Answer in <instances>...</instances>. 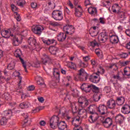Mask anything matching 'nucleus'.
Listing matches in <instances>:
<instances>
[{"mask_svg":"<svg viewBox=\"0 0 130 130\" xmlns=\"http://www.w3.org/2000/svg\"><path fill=\"white\" fill-rule=\"evenodd\" d=\"M57 127H58V129L64 130L66 128H67L68 125L64 121H60L57 125Z\"/></svg>","mask_w":130,"mask_h":130,"instance_id":"412c9836","label":"nucleus"},{"mask_svg":"<svg viewBox=\"0 0 130 130\" xmlns=\"http://www.w3.org/2000/svg\"><path fill=\"white\" fill-rule=\"evenodd\" d=\"M90 46L92 47H95V46H97L98 45V43L96 42L95 40H94L92 42H90Z\"/></svg>","mask_w":130,"mask_h":130,"instance_id":"3c124183","label":"nucleus"},{"mask_svg":"<svg viewBox=\"0 0 130 130\" xmlns=\"http://www.w3.org/2000/svg\"><path fill=\"white\" fill-rule=\"evenodd\" d=\"M96 109L97 110V106L95 105H91L88 107L87 111H88L90 114H92V113H95Z\"/></svg>","mask_w":130,"mask_h":130,"instance_id":"cd10ccee","label":"nucleus"},{"mask_svg":"<svg viewBox=\"0 0 130 130\" xmlns=\"http://www.w3.org/2000/svg\"><path fill=\"white\" fill-rule=\"evenodd\" d=\"M11 32L9 30H4L1 32V35L4 38H11L13 41V44L14 46H18L20 43L19 42V39L15 35L11 34Z\"/></svg>","mask_w":130,"mask_h":130,"instance_id":"f257e3e1","label":"nucleus"},{"mask_svg":"<svg viewBox=\"0 0 130 130\" xmlns=\"http://www.w3.org/2000/svg\"><path fill=\"white\" fill-rule=\"evenodd\" d=\"M81 122H82V120H81V117L79 116H76L75 117L72 121V123L73 125L76 127L80 126V124H81Z\"/></svg>","mask_w":130,"mask_h":130,"instance_id":"2eb2a0df","label":"nucleus"},{"mask_svg":"<svg viewBox=\"0 0 130 130\" xmlns=\"http://www.w3.org/2000/svg\"><path fill=\"white\" fill-rule=\"evenodd\" d=\"M60 121L59 117L54 115L50 120V126H51V128H55V127H57V125Z\"/></svg>","mask_w":130,"mask_h":130,"instance_id":"0eeeda50","label":"nucleus"},{"mask_svg":"<svg viewBox=\"0 0 130 130\" xmlns=\"http://www.w3.org/2000/svg\"><path fill=\"white\" fill-rule=\"evenodd\" d=\"M75 15L76 17H80L83 15V9L81 6H78L75 7Z\"/></svg>","mask_w":130,"mask_h":130,"instance_id":"dca6fc26","label":"nucleus"},{"mask_svg":"<svg viewBox=\"0 0 130 130\" xmlns=\"http://www.w3.org/2000/svg\"><path fill=\"white\" fill-rule=\"evenodd\" d=\"M124 74L125 76H127L128 78H130V68L126 67L124 69Z\"/></svg>","mask_w":130,"mask_h":130,"instance_id":"4c0bfd02","label":"nucleus"},{"mask_svg":"<svg viewBox=\"0 0 130 130\" xmlns=\"http://www.w3.org/2000/svg\"><path fill=\"white\" fill-rule=\"evenodd\" d=\"M49 50L51 54H53V55H55V54L57 53L58 49L55 46H50L49 48Z\"/></svg>","mask_w":130,"mask_h":130,"instance_id":"7c9ffc66","label":"nucleus"},{"mask_svg":"<svg viewBox=\"0 0 130 130\" xmlns=\"http://www.w3.org/2000/svg\"><path fill=\"white\" fill-rule=\"evenodd\" d=\"M89 100L85 96H82L78 99V106L81 108H85L89 105Z\"/></svg>","mask_w":130,"mask_h":130,"instance_id":"423d86ee","label":"nucleus"},{"mask_svg":"<svg viewBox=\"0 0 130 130\" xmlns=\"http://www.w3.org/2000/svg\"><path fill=\"white\" fill-rule=\"evenodd\" d=\"M8 119H9L7 118L6 117H3L0 121L1 125H6L7 124V123L8 122Z\"/></svg>","mask_w":130,"mask_h":130,"instance_id":"ea45409f","label":"nucleus"},{"mask_svg":"<svg viewBox=\"0 0 130 130\" xmlns=\"http://www.w3.org/2000/svg\"><path fill=\"white\" fill-rule=\"evenodd\" d=\"M120 7H119V5L118 4H115L113 7H112V11L113 13H116V12H118V13L120 12Z\"/></svg>","mask_w":130,"mask_h":130,"instance_id":"72a5a7b5","label":"nucleus"},{"mask_svg":"<svg viewBox=\"0 0 130 130\" xmlns=\"http://www.w3.org/2000/svg\"><path fill=\"white\" fill-rule=\"evenodd\" d=\"M2 97L4 99H5L8 101H11V100H12L11 95H10V94H9L8 92H5L4 94H3L2 95Z\"/></svg>","mask_w":130,"mask_h":130,"instance_id":"c9c22d12","label":"nucleus"},{"mask_svg":"<svg viewBox=\"0 0 130 130\" xmlns=\"http://www.w3.org/2000/svg\"><path fill=\"white\" fill-rule=\"evenodd\" d=\"M52 17L56 21H61L63 19L62 12L59 10H55L52 13Z\"/></svg>","mask_w":130,"mask_h":130,"instance_id":"6e6552de","label":"nucleus"},{"mask_svg":"<svg viewBox=\"0 0 130 130\" xmlns=\"http://www.w3.org/2000/svg\"><path fill=\"white\" fill-rule=\"evenodd\" d=\"M98 39L102 43L106 42L107 39H108V34L106 31L102 32L100 34Z\"/></svg>","mask_w":130,"mask_h":130,"instance_id":"4468645a","label":"nucleus"},{"mask_svg":"<svg viewBox=\"0 0 130 130\" xmlns=\"http://www.w3.org/2000/svg\"><path fill=\"white\" fill-rule=\"evenodd\" d=\"M49 24L51 26H53V27H57V26H59V23L55 21H50Z\"/></svg>","mask_w":130,"mask_h":130,"instance_id":"49530a36","label":"nucleus"},{"mask_svg":"<svg viewBox=\"0 0 130 130\" xmlns=\"http://www.w3.org/2000/svg\"><path fill=\"white\" fill-rule=\"evenodd\" d=\"M100 119L105 127L108 128L112 125V119L109 117L105 119V117L101 116Z\"/></svg>","mask_w":130,"mask_h":130,"instance_id":"39448f33","label":"nucleus"},{"mask_svg":"<svg viewBox=\"0 0 130 130\" xmlns=\"http://www.w3.org/2000/svg\"><path fill=\"white\" fill-rule=\"evenodd\" d=\"M122 73L118 72L116 75H113V78L114 80H118V81H122V78L120 77Z\"/></svg>","mask_w":130,"mask_h":130,"instance_id":"f704fd0d","label":"nucleus"},{"mask_svg":"<svg viewBox=\"0 0 130 130\" xmlns=\"http://www.w3.org/2000/svg\"><path fill=\"white\" fill-rule=\"evenodd\" d=\"M42 41L45 44H46L47 45H50V44H53V43H56V41L55 40H45L44 38H42Z\"/></svg>","mask_w":130,"mask_h":130,"instance_id":"393cba45","label":"nucleus"},{"mask_svg":"<svg viewBox=\"0 0 130 130\" xmlns=\"http://www.w3.org/2000/svg\"><path fill=\"white\" fill-rule=\"evenodd\" d=\"M106 106L109 109H115L116 102L113 99H110L107 102Z\"/></svg>","mask_w":130,"mask_h":130,"instance_id":"ddd939ff","label":"nucleus"},{"mask_svg":"<svg viewBox=\"0 0 130 130\" xmlns=\"http://www.w3.org/2000/svg\"><path fill=\"white\" fill-rule=\"evenodd\" d=\"M100 52H101V50H100V49L98 48L95 49V53L98 55V56L100 55Z\"/></svg>","mask_w":130,"mask_h":130,"instance_id":"bf43d9fd","label":"nucleus"},{"mask_svg":"<svg viewBox=\"0 0 130 130\" xmlns=\"http://www.w3.org/2000/svg\"><path fill=\"white\" fill-rule=\"evenodd\" d=\"M25 3V0H19L17 2V5L19 7H23Z\"/></svg>","mask_w":130,"mask_h":130,"instance_id":"c03bdc74","label":"nucleus"},{"mask_svg":"<svg viewBox=\"0 0 130 130\" xmlns=\"http://www.w3.org/2000/svg\"><path fill=\"white\" fill-rule=\"evenodd\" d=\"M88 78V75L87 73L85 72L83 69H81L79 71V74L77 75L76 77H75V81H84V80H87Z\"/></svg>","mask_w":130,"mask_h":130,"instance_id":"f03ea898","label":"nucleus"},{"mask_svg":"<svg viewBox=\"0 0 130 130\" xmlns=\"http://www.w3.org/2000/svg\"><path fill=\"white\" fill-rule=\"evenodd\" d=\"M82 90H84L85 92L88 93L91 91V89H93L94 90H96V92L99 91V88L97 87V86L92 85V84H89L87 83H84L81 86Z\"/></svg>","mask_w":130,"mask_h":130,"instance_id":"7ed1b4c3","label":"nucleus"},{"mask_svg":"<svg viewBox=\"0 0 130 130\" xmlns=\"http://www.w3.org/2000/svg\"><path fill=\"white\" fill-rule=\"evenodd\" d=\"M50 86H56V82L54 81H52L50 83Z\"/></svg>","mask_w":130,"mask_h":130,"instance_id":"338daca9","label":"nucleus"},{"mask_svg":"<svg viewBox=\"0 0 130 130\" xmlns=\"http://www.w3.org/2000/svg\"><path fill=\"white\" fill-rule=\"evenodd\" d=\"M122 113L129 114L130 113V106L128 105H125L121 109Z\"/></svg>","mask_w":130,"mask_h":130,"instance_id":"4be33fe9","label":"nucleus"},{"mask_svg":"<svg viewBox=\"0 0 130 130\" xmlns=\"http://www.w3.org/2000/svg\"><path fill=\"white\" fill-rule=\"evenodd\" d=\"M118 17L120 19V23H122L123 24H125L126 22L124 21L125 20L126 17L125 16V13L122 11L118 12Z\"/></svg>","mask_w":130,"mask_h":130,"instance_id":"aec40b11","label":"nucleus"},{"mask_svg":"<svg viewBox=\"0 0 130 130\" xmlns=\"http://www.w3.org/2000/svg\"><path fill=\"white\" fill-rule=\"evenodd\" d=\"M113 84L116 91H119V90L121 89V85L120 84L118 83V82H117L116 83H113Z\"/></svg>","mask_w":130,"mask_h":130,"instance_id":"58836bf2","label":"nucleus"},{"mask_svg":"<svg viewBox=\"0 0 130 130\" xmlns=\"http://www.w3.org/2000/svg\"><path fill=\"white\" fill-rule=\"evenodd\" d=\"M15 14V17L16 18L17 21H18V22H20L21 21V16H20V15L18 14V12H14Z\"/></svg>","mask_w":130,"mask_h":130,"instance_id":"09e8293b","label":"nucleus"},{"mask_svg":"<svg viewBox=\"0 0 130 130\" xmlns=\"http://www.w3.org/2000/svg\"><path fill=\"white\" fill-rule=\"evenodd\" d=\"M127 56H128V54L126 53H122L121 54V57H122V58H126Z\"/></svg>","mask_w":130,"mask_h":130,"instance_id":"4d7b16f0","label":"nucleus"},{"mask_svg":"<svg viewBox=\"0 0 130 130\" xmlns=\"http://www.w3.org/2000/svg\"><path fill=\"white\" fill-rule=\"evenodd\" d=\"M91 36L92 37H95L98 35V31H95V30H92L90 33Z\"/></svg>","mask_w":130,"mask_h":130,"instance_id":"8fccbe9b","label":"nucleus"},{"mask_svg":"<svg viewBox=\"0 0 130 130\" xmlns=\"http://www.w3.org/2000/svg\"><path fill=\"white\" fill-rule=\"evenodd\" d=\"M13 30L14 32H18V31H19V26H18V25H14Z\"/></svg>","mask_w":130,"mask_h":130,"instance_id":"13d9d810","label":"nucleus"},{"mask_svg":"<svg viewBox=\"0 0 130 130\" xmlns=\"http://www.w3.org/2000/svg\"><path fill=\"white\" fill-rule=\"evenodd\" d=\"M23 117H24L25 118V121H24V123L25 124H26L27 123V122H28V120H26V119H27V118H28V117H29V116L28 115V114L27 113H24L23 114H22Z\"/></svg>","mask_w":130,"mask_h":130,"instance_id":"603ef678","label":"nucleus"},{"mask_svg":"<svg viewBox=\"0 0 130 130\" xmlns=\"http://www.w3.org/2000/svg\"><path fill=\"white\" fill-rule=\"evenodd\" d=\"M116 104L118 105L119 106H121L124 103L125 100L124 97L122 96H118L117 97L116 100Z\"/></svg>","mask_w":130,"mask_h":130,"instance_id":"5701e85b","label":"nucleus"},{"mask_svg":"<svg viewBox=\"0 0 130 130\" xmlns=\"http://www.w3.org/2000/svg\"><path fill=\"white\" fill-rule=\"evenodd\" d=\"M90 59V57L89 56H86L83 57L84 61H88Z\"/></svg>","mask_w":130,"mask_h":130,"instance_id":"0e129e2a","label":"nucleus"},{"mask_svg":"<svg viewBox=\"0 0 130 130\" xmlns=\"http://www.w3.org/2000/svg\"><path fill=\"white\" fill-rule=\"evenodd\" d=\"M79 114L80 115V117L82 118H87V111L84 109H80L79 111Z\"/></svg>","mask_w":130,"mask_h":130,"instance_id":"a878e982","label":"nucleus"},{"mask_svg":"<svg viewBox=\"0 0 130 130\" xmlns=\"http://www.w3.org/2000/svg\"><path fill=\"white\" fill-rule=\"evenodd\" d=\"M32 32L35 33V34H37V35L40 36L42 33V31L44 30V28L43 26L39 25H34L32 26L31 29Z\"/></svg>","mask_w":130,"mask_h":130,"instance_id":"9d476101","label":"nucleus"},{"mask_svg":"<svg viewBox=\"0 0 130 130\" xmlns=\"http://www.w3.org/2000/svg\"><path fill=\"white\" fill-rule=\"evenodd\" d=\"M63 31H64L65 34L72 35L75 33V27L71 25H67L63 26Z\"/></svg>","mask_w":130,"mask_h":130,"instance_id":"1a4fd4ad","label":"nucleus"},{"mask_svg":"<svg viewBox=\"0 0 130 130\" xmlns=\"http://www.w3.org/2000/svg\"><path fill=\"white\" fill-rule=\"evenodd\" d=\"M67 38L66 34L60 32L57 36L58 41H64Z\"/></svg>","mask_w":130,"mask_h":130,"instance_id":"c756f323","label":"nucleus"},{"mask_svg":"<svg viewBox=\"0 0 130 130\" xmlns=\"http://www.w3.org/2000/svg\"><path fill=\"white\" fill-rule=\"evenodd\" d=\"M53 75L54 78L56 79V81L57 82H59L60 75L58 69H57V68H54L53 69Z\"/></svg>","mask_w":130,"mask_h":130,"instance_id":"b1692460","label":"nucleus"},{"mask_svg":"<svg viewBox=\"0 0 130 130\" xmlns=\"http://www.w3.org/2000/svg\"><path fill=\"white\" fill-rule=\"evenodd\" d=\"M110 2L104 1L103 2V7H106L107 9H109L110 8Z\"/></svg>","mask_w":130,"mask_h":130,"instance_id":"a18cd8bd","label":"nucleus"},{"mask_svg":"<svg viewBox=\"0 0 130 130\" xmlns=\"http://www.w3.org/2000/svg\"><path fill=\"white\" fill-rule=\"evenodd\" d=\"M109 69H113L114 71H116L117 70V66L115 64H111L109 66Z\"/></svg>","mask_w":130,"mask_h":130,"instance_id":"864d4df0","label":"nucleus"},{"mask_svg":"<svg viewBox=\"0 0 130 130\" xmlns=\"http://www.w3.org/2000/svg\"><path fill=\"white\" fill-rule=\"evenodd\" d=\"M30 104L28 102H25L21 103L19 105V107L21 108V109H23V108H29L30 107Z\"/></svg>","mask_w":130,"mask_h":130,"instance_id":"473e14b6","label":"nucleus"},{"mask_svg":"<svg viewBox=\"0 0 130 130\" xmlns=\"http://www.w3.org/2000/svg\"><path fill=\"white\" fill-rule=\"evenodd\" d=\"M111 91V89L110 88V87H109V86H106L104 89V91L106 94H107L108 93H110Z\"/></svg>","mask_w":130,"mask_h":130,"instance_id":"de8ad7c7","label":"nucleus"},{"mask_svg":"<svg viewBox=\"0 0 130 130\" xmlns=\"http://www.w3.org/2000/svg\"><path fill=\"white\" fill-rule=\"evenodd\" d=\"M46 124V122L44 120H42L40 122V125L42 126H44Z\"/></svg>","mask_w":130,"mask_h":130,"instance_id":"69168bd1","label":"nucleus"},{"mask_svg":"<svg viewBox=\"0 0 130 130\" xmlns=\"http://www.w3.org/2000/svg\"><path fill=\"white\" fill-rule=\"evenodd\" d=\"M98 118H99V115H98L97 113H93L89 116L88 120L89 122L93 123V122H95Z\"/></svg>","mask_w":130,"mask_h":130,"instance_id":"f3484780","label":"nucleus"},{"mask_svg":"<svg viewBox=\"0 0 130 130\" xmlns=\"http://www.w3.org/2000/svg\"><path fill=\"white\" fill-rule=\"evenodd\" d=\"M50 60V58L47 55H46L45 54H43V57H42V61L44 64H45L46 63H47L48 61H49Z\"/></svg>","mask_w":130,"mask_h":130,"instance_id":"2f4dec72","label":"nucleus"},{"mask_svg":"<svg viewBox=\"0 0 130 130\" xmlns=\"http://www.w3.org/2000/svg\"><path fill=\"white\" fill-rule=\"evenodd\" d=\"M125 120V117H124L123 115H122L121 114H118L116 115L115 117V120L118 122V123H119V124H121L122 123H123V122Z\"/></svg>","mask_w":130,"mask_h":130,"instance_id":"a211bd4d","label":"nucleus"},{"mask_svg":"<svg viewBox=\"0 0 130 130\" xmlns=\"http://www.w3.org/2000/svg\"><path fill=\"white\" fill-rule=\"evenodd\" d=\"M110 41L112 44H115L118 43V37L115 35H112L110 38Z\"/></svg>","mask_w":130,"mask_h":130,"instance_id":"bb28decb","label":"nucleus"},{"mask_svg":"<svg viewBox=\"0 0 130 130\" xmlns=\"http://www.w3.org/2000/svg\"><path fill=\"white\" fill-rule=\"evenodd\" d=\"M125 33L127 36H129V37H130V30L129 29L126 30Z\"/></svg>","mask_w":130,"mask_h":130,"instance_id":"774afa93","label":"nucleus"},{"mask_svg":"<svg viewBox=\"0 0 130 130\" xmlns=\"http://www.w3.org/2000/svg\"><path fill=\"white\" fill-rule=\"evenodd\" d=\"M89 79L90 82L92 83H94L95 84L99 83V81H100V78L99 77V72H98V73L92 74L91 75H90Z\"/></svg>","mask_w":130,"mask_h":130,"instance_id":"9b49d317","label":"nucleus"},{"mask_svg":"<svg viewBox=\"0 0 130 130\" xmlns=\"http://www.w3.org/2000/svg\"><path fill=\"white\" fill-rule=\"evenodd\" d=\"M15 62L12 61L7 66V69L10 70H14V69L15 68Z\"/></svg>","mask_w":130,"mask_h":130,"instance_id":"79ce46f5","label":"nucleus"},{"mask_svg":"<svg viewBox=\"0 0 130 130\" xmlns=\"http://www.w3.org/2000/svg\"><path fill=\"white\" fill-rule=\"evenodd\" d=\"M88 11L89 14L91 15V16H95V15L97 14V9H96L95 7H89L88 9Z\"/></svg>","mask_w":130,"mask_h":130,"instance_id":"c85d7f7f","label":"nucleus"},{"mask_svg":"<svg viewBox=\"0 0 130 130\" xmlns=\"http://www.w3.org/2000/svg\"><path fill=\"white\" fill-rule=\"evenodd\" d=\"M96 110L102 115H104L107 113V107L105 105H100L99 107H96Z\"/></svg>","mask_w":130,"mask_h":130,"instance_id":"f8f14e48","label":"nucleus"},{"mask_svg":"<svg viewBox=\"0 0 130 130\" xmlns=\"http://www.w3.org/2000/svg\"><path fill=\"white\" fill-rule=\"evenodd\" d=\"M27 42L29 45L32 46V47H37L38 46V44H37V42H36V39L34 38V37H30Z\"/></svg>","mask_w":130,"mask_h":130,"instance_id":"6ab92c4d","label":"nucleus"},{"mask_svg":"<svg viewBox=\"0 0 130 130\" xmlns=\"http://www.w3.org/2000/svg\"><path fill=\"white\" fill-rule=\"evenodd\" d=\"M14 55L16 57H19V59L22 64L23 68L24 69V71L26 73H28V70H27V66H26V62L24 61V59L21 57L22 55V51L19 49H17L14 52Z\"/></svg>","mask_w":130,"mask_h":130,"instance_id":"20e7f679","label":"nucleus"},{"mask_svg":"<svg viewBox=\"0 0 130 130\" xmlns=\"http://www.w3.org/2000/svg\"><path fill=\"white\" fill-rule=\"evenodd\" d=\"M30 6L32 9H35L37 7L36 3L32 2L31 3Z\"/></svg>","mask_w":130,"mask_h":130,"instance_id":"052dcab7","label":"nucleus"},{"mask_svg":"<svg viewBox=\"0 0 130 130\" xmlns=\"http://www.w3.org/2000/svg\"><path fill=\"white\" fill-rule=\"evenodd\" d=\"M11 9L13 12H16V11H18V8L16 7V6L14 4L11 5Z\"/></svg>","mask_w":130,"mask_h":130,"instance_id":"6e6d98bb","label":"nucleus"},{"mask_svg":"<svg viewBox=\"0 0 130 130\" xmlns=\"http://www.w3.org/2000/svg\"><path fill=\"white\" fill-rule=\"evenodd\" d=\"M71 66H70L71 69H72L73 70H76V64L75 63H73L72 62Z\"/></svg>","mask_w":130,"mask_h":130,"instance_id":"680f3d73","label":"nucleus"},{"mask_svg":"<svg viewBox=\"0 0 130 130\" xmlns=\"http://www.w3.org/2000/svg\"><path fill=\"white\" fill-rule=\"evenodd\" d=\"M34 89H35V87L34 86V85H31L28 87V91H33Z\"/></svg>","mask_w":130,"mask_h":130,"instance_id":"e2e57ef3","label":"nucleus"},{"mask_svg":"<svg viewBox=\"0 0 130 130\" xmlns=\"http://www.w3.org/2000/svg\"><path fill=\"white\" fill-rule=\"evenodd\" d=\"M4 117H6L8 119L11 117V115H12V110H10L8 111H4Z\"/></svg>","mask_w":130,"mask_h":130,"instance_id":"e433bc0d","label":"nucleus"},{"mask_svg":"<svg viewBox=\"0 0 130 130\" xmlns=\"http://www.w3.org/2000/svg\"><path fill=\"white\" fill-rule=\"evenodd\" d=\"M42 108H36L35 109L32 110V113H36V112H38L41 110Z\"/></svg>","mask_w":130,"mask_h":130,"instance_id":"5fc2aeb1","label":"nucleus"},{"mask_svg":"<svg viewBox=\"0 0 130 130\" xmlns=\"http://www.w3.org/2000/svg\"><path fill=\"white\" fill-rule=\"evenodd\" d=\"M40 79L41 80H38L37 84L40 86H42L43 88H44V87H45V84H44V81H43V79H42V77H40Z\"/></svg>","mask_w":130,"mask_h":130,"instance_id":"a19ab883","label":"nucleus"},{"mask_svg":"<svg viewBox=\"0 0 130 130\" xmlns=\"http://www.w3.org/2000/svg\"><path fill=\"white\" fill-rule=\"evenodd\" d=\"M101 99V96H100V94L98 93H95L93 95V100L95 102H97L98 101H99L100 99Z\"/></svg>","mask_w":130,"mask_h":130,"instance_id":"37998d69","label":"nucleus"}]
</instances>
